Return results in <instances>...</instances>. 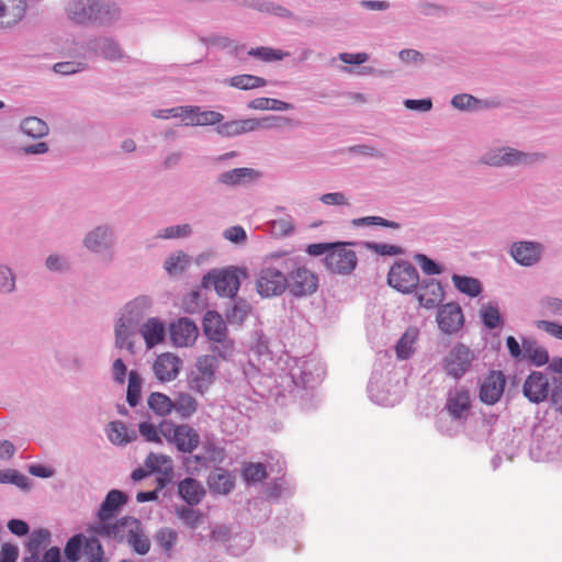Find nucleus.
Segmentation results:
<instances>
[{
	"instance_id": "obj_1",
	"label": "nucleus",
	"mask_w": 562,
	"mask_h": 562,
	"mask_svg": "<svg viewBox=\"0 0 562 562\" xmlns=\"http://www.w3.org/2000/svg\"><path fill=\"white\" fill-rule=\"evenodd\" d=\"M66 13L77 24L110 25L121 16V10L115 3L103 0H69Z\"/></svg>"
},
{
	"instance_id": "obj_2",
	"label": "nucleus",
	"mask_w": 562,
	"mask_h": 562,
	"mask_svg": "<svg viewBox=\"0 0 562 562\" xmlns=\"http://www.w3.org/2000/svg\"><path fill=\"white\" fill-rule=\"evenodd\" d=\"M325 374L322 361L315 357L296 359L290 369V376L295 385V396L301 398V406L310 409L308 402L313 397V390L321 383Z\"/></svg>"
},
{
	"instance_id": "obj_3",
	"label": "nucleus",
	"mask_w": 562,
	"mask_h": 562,
	"mask_svg": "<svg viewBox=\"0 0 562 562\" xmlns=\"http://www.w3.org/2000/svg\"><path fill=\"white\" fill-rule=\"evenodd\" d=\"M285 252L268 254L257 276L256 289L261 297H273L286 291Z\"/></svg>"
},
{
	"instance_id": "obj_4",
	"label": "nucleus",
	"mask_w": 562,
	"mask_h": 562,
	"mask_svg": "<svg viewBox=\"0 0 562 562\" xmlns=\"http://www.w3.org/2000/svg\"><path fill=\"white\" fill-rule=\"evenodd\" d=\"M286 291L294 297H306L318 289V277L310 270L303 257L285 252Z\"/></svg>"
},
{
	"instance_id": "obj_5",
	"label": "nucleus",
	"mask_w": 562,
	"mask_h": 562,
	"mask_svg": "<svg viewBox=\"0 0 562 562\" xmlns=\"http://www.w3.org/2000/svg\"><path fill=\"white\" fill-rule=\"evenodd\" d=\"M240 274L245 277V270L233 266L212 269L203 276L201 286L205 290L214 289L222 297L234 299L240 288Z\"/></svg>"
},
{
	"instance_id": "obj_6",
	"label": "nucleus",
	"mask_w": 562,
	"mask_h": 562,
	"mask_svg": "<svg viewBox=\"0 0 562 562\" xmlns=\"http://www.w3.org/2000/svg\"><path fill=\"white\" fill-rule=\"evenodd\" d=\"M115 244V232L110 224L97 225L82 238V245L89 252L101 256L106 261L113 260Z\"/></svg>"
},
{
	"instance_id": "obj_7",
	"label": "nucleus",
	"mask_w": 562,
	"mask_h": 562,
	"mask_svg": "<svg viewBox=\"0 0 562 562\" xmlns=\"http://www.w3.org/2000/svg\"><path fill=\"white\" fill-rule=\"evenodd\" d=\"M419 282V273L409 261H395L389 270L387 284L403 294L415 293Z\"/></svg>"
},
{
	"instance_id": "obj_8",
	"label": "nucleus",
	"mask_w": 562,
	"mask_h": 562,
	"mask_svg": "<svg viewBox=\"0 0 562 562\" xmlns=\"http://www.w3.org/2000/svg\"><path fill=\"white\" fill-rule=\"evenodd\" d=\"M474 358L473 351L464 344L459 342L442 359V370L447 375L459 380L470 370Z\"/></svg>"
},
{
	"instance_id": "obj_9",
	"label": "nucleus",
	"mask_w": 562,
	"mask_h": 562,
	"mask_svg": "<svg viewBox=\"0 0 562 562\" xmlns=\"http://www.w3.org/2000/svg\"><path fill=\"white\" fill-rule=\"evenodd\" d=\"M355 245V243H335L331 251L324 258L325 266L328 270L338 274H350L357 267L358 258L353 250L347 249L346 246Z\"/></svg>"
},
{
	"instance_id": "obj_10",
	"label": "nucleus",
	"mask_w": 562,
	"mask_h": 562,
	"mask_svg": "<svg viewBox=\"0 0 562 562\" xmlns=\"http://www.w3.org/2000/svg\"><path fill=\"white\" fill-rule=\"evenodd\" d=\"M544 246L535 240L514 241L509 248V255L521 267H533L542 259Z\"/></svg>"
},
{
	"instance_id": "obj_11",
	"label": "nucleus",
	"mask_w": 562,
	"mask_h": 562,
	"mask_svg": "<svg viewBox=\"0 0 562 562\" xmlns=\"http://www.w3.org/2000/svg\"><path fill=\"white\" fill-rule=\"evenodd\" d=\"M137 518L132 516H124L117 519L114 524L110 522H95L91 527V531L102 538L112 539L119 543H124L130 533V529L134 528Z\"/></svg>"
},
{
	"instance_id": "obj_12",
	"label": "nucleus",
	"mask_w": 562,
	"mask_h": 562,
	"mask_svg": "<svg viewBox=\"0 0 562 562\" xmlns=\"http://www.w3.org/2000/svg\"><path fill=\"white\" fill-rule=\"evenodd\" d=\"M260 177V172L248 167L233 168L220 172L214 184L218 188L234 189L240 186H247L256 181Z\"/></svg>"
},
{
	"instance_id": "obj_13",
	"label": "nucleus",
	"mask_w": 562,
	"mask_h": 562,
	"mask_svg": "<svg viewBox=\"0 0 562 562\" xmlns=\"http://www.w3.org/2000/svg\"><path fill=\"white\" fill-rule=\"evenodd\" d=\"M471 395L465 387L450 390L445 408L452 420L462 423L471 412Z\"/></svg>"
},
{
	"instance_id": "obj_14",
	"label": "nucleus",
	"mask_w": 562,
	"mask_h": 562,
	"mask_svg": "<svg viewBox=\"0 0 562 562\" xmlns=\"http://www.w3.org/2000/svg\"><path fill=\"white\" fill-rule=\"evenodd\" d=\"M153 299L148 295H138L127 302L121 311L119 321L138 328L143 319L150 312Z\"/></svg>"
},
{
	"instance_id": "obj_15",
	"label": "nucleus",
	"mask_w": 562,
	"mask_h": 562,
	"mask_svg": "<svg viewBox=\"0 0 562 562\" xmlns=\"http://www.w3.org/2000/svg\"><path fill=\"white\" fill-rule=\"evenodd\" d=\"M506 376L502 371L492 370L480 385L479 398L487 405L496 404L505 390Z\"/></svg>"
},
{
	"instance_id": "obj_16",
	"label": "nucleus",
	"mask_w": 562,
	"mask_h": 562,
	"mask_svg": "<svg viewBox=\"0 0 562 562\" xmlns=\"http://www.w3.org/2000/svg\"><path fill=\"white\" fill-rule=\"evenodd\" d=\"M436 319L438 327L445 334H454L459 331L464 324L462 308L457 302L438 306Z\"/></svg>"
},
{
	"instance_id": "obj_17",
	"label": "nucleus",
	"mask_w": 562,
	"mask_h": 562,
	"mask_svg": "<svg viewBox=\"0 0 562 562\" xmlns=\"http://www.w3.org/2000/svg\"><path fill=\"white\" fill-rule=\"evenodd\" d=\"M522 394L531 403L539 404L551 395L548 376L540 371H532L524 382Z\"/></svg>"
},
{
	"instance_id": "obj_18",
	"label": "nucleus",
	"mask_w": 562,
	"mask_h": 562,
	"mask_svg": "<svg viewBox=\"0 0 562 562\" xmlns=\"http://www.w3.org/2000/svg\"><path fill=\"white\" fill-rule=\"evenodd\" d=\"M504 150L505 168H531L547 159L540 151H524L512 146H505Z\"/></svg>"
},
{
	"instance_id": "obj_19",
	"label": "nucleus",
	"mask_w": 562,
	"mask_h": 562,
	"mask_svg": "<svg viewBox=\"0 0 562 562\" xmlns=\"http://www.w3.org/2000/svg\"><path fill=\"white\" fill-rule=\"evenodd\" d=\"M86 49L88 53L109 61H116L124 57L121 46L112 37L100 36L91 38L87 42Z\"/></svg>"
},
{
	"instance_id": "obj_20",
	"label": "nucleus",
	"mask_w": 562,
	"mask_h": 562,
	"mask_svg": "<svg viewBox=\"0 0 562 562\" xmlns=\"http://www.w3.org/2000/svg\"><path fill=\"white\" fill-rule=\"evenodd\" d=\"M198 336L196 324L188 317H181L170 325V339L177 347L193 345Z\"/></svg>"
},
{
	"instance_id": "obj_21",
	"label": "nucleus",
	"mask_w": 562,
	"mask_h": 562,
	"mask_svg": "<svg viewBox=\"0 0 562 562\" xmlns=\"http://www.w3.org/2000/svg\"><path fill=\"white\" fill-rule=\"evenodd\" d=\"M419 305L425 308H434L443 297V289L439 281L425 279L419 282L415 292Z\"/></svg>"
},
{
	"instance_id": "obj_22",
	"label": "nucleus",
	"mask_w": 562,
	"mask_h": 562,
	"mask_svg": "<svg viewBox=\"0 0 562 562\" xmlns=\"http://www.w3.org/2000/svg\"><path fill=\"white\" fill-rule=\"evenodd\" d=\"M181 360L179 357L166 352L157 357L153 370L156 378L161 382L175 380L180 371Z\"/></svg>"
},
{
	"instance_id": "obj_23",
	"label": "nucleus",
	"mask_w": 562,
	"mask_h": 562,
	"mask_svg": "<svg viewBox=\"0 0 562 562\" xmlns=\"http://www.w3.org/2000/svg\"><path fill=\"white\" fill-rule=\"evenodd\" d=\"M128 501L126 493L120 490H111L105 495L104 501L101 503L97 513L98 522H106L117 515L121 507Z\"/></svg>"
},
{
	"instance_id": "obj_24",
	"label": "nucleus",
	"mask_w": 562,
	"mask_h": 562,
	"mask_svg": "<svg viewBox=\"0 0 562 562\" xmlns=\"http://www.w3.org/2000/svg\"><path fill=\"white\" fill-rule=\"evenodd\" d=\"M138 334L145 340L147 349H151L165 340L166 326L157 317H150L138 327Z\"/></svg>"
},
{
	"instance_id": "obj_25",
	"label": "nucleus",
	"mask_w": 562,
	"mask_h": 562,
	"mask_svg": "<svg viewBox=\"0 0 562 562\" xmlns=\"http://www.w3.org/2000/svg\"><path fill=\"white\" fill-rule=\"evenodd\" d=\"M25 0H0V26H11L25 14Z\"/></svg>"
},
{
	"instance_id": "obj_26",
	"label": "nucleus",
	"mask_w": 562,
	"mask_h": 562,
	"mask_svg": "<svg viewBox=\"0 0 562 562\" xmlns=\"http://www.w3.org/2000/svg\"><path fill=\"white\" fill-rule=\"evenodd\" d=\"M226 323L218 312L207 311L203 316V333L210 341H218L227 335Z\"/></svg>"
},
{
	"instance_id": "obj_27",
	"label": "nucleus",
	"mask_w": 562,
	"mask_h": 562,
	"mask_svg": "<svg viewBox=\"0 0 562 562\" xmlns=\"http://www.w3.org/2000/svg\"><path fill=\"white\" fill-rule=\"evenodd\" d=\"M138 334V328L116 321L114 325V345L117 349H126L130 355L136 353L135 337Z\"/></svg>"
},
{
	"instance_id": "obj_28",
	"label": "nucleus",
	"mask_w": 562,
	"mask_h": 562,
	"mask_svg": "<svg viewBox=\"0 0 562 562\" xmlns=\"http://www.w3.org/2000/svg\"><path fill=\"white\" fill-rule=\"evenodd\" d=\"M178 494L189 506H195L205 496V488L196 479L186 477L178 484Z\"/></svg>"
},
{
	"instance_id": "obj_29",
	"label": "nucleus",
	"mask_w": 562,
	"mask_h": 562,
	"mask_svg": "<svg viewBox=\"0 0 562 562\" xmlns=\"http://www.w3.org/2000/svg\"><path fill=\"white\" fill-rule=\"evenodd\" d=\"M215 132L224 138L237 137L256 132L254 117L226 121L215 127Z\"/></svg>"
},
{
	"instance_id": "obj_30",
	"label": "nucleus",
	"mask_w": 562,
	"mask_h": 562,
	"mask_svg": "<svg viewBox=\"0 0 562 562\" xmlns=\"http://www.w3.org/2000/svg\"><path fill=\"white\" fill-rule=\"evenodd\" d=\"M250 311L251 306L248 301L236 295L234 299H229V302L226 304L225 319L231 325L240 326L248 317Z\"/></svg>"
},
{
	"instance_id": "obj_31",
	"label": "nucleus",
	"mask_w": 562,
	"mask_h": 562,
	"mask_svg": "<svg viewBox=\"0 0 562 562\" xmlns=\"http://www.w3.org/2000/svg\"><path fill=\"white\" fill-rule=\"evenodd\" d=\"M128 531L130 533L124 543L128 544L134 553L146 555L150 550L151 542L143 528L142 521L137 518L134 528Z\"/></svg>"
},
{
	"instance_id": "obj_32",
	"label": "nucleus",
	"mask_w": 562,
	"mask_h": 562,
	"mask_svg": "<svg viewBox=\"0 0 562 562\" xmlns=\"http://www.w3.org/2000/svg\"><path fill=\"white\" fill-rule=\"evenodd\" d=\"M109 440L119 447L126 446L137 439V432L128 429L125 423L121 420L110 422L105 428Z\"/></svg>"
},
{
	"instance_id": "obj_33",
	"label": "nucleus",
	"mask_w": 562,
	"mask_h": 562,
	"mask_svg": "<svg viewBox=\"0 0 562 562\" xmlns=\"http://www.w3.org/2000/svg\"><path fill=\"white\" fill-rule=\"evenodd\" d=\"M49 541L50 532L48 529L40 528L33 530L25 544V549L29 555H25L22 562H36L37 557H40L43 547L47 544Z\"/></svg>"
},
{
	"instance_id": "obj_34",
	"label": "nucleus",
	"mask_w": 562,
	"mask_h": 562,
	"mask_svg": "<svg viewBox=\"0 0 562 562\" xmlns=\"http://www.w3.org/2000/svg\"><path fill=\"white\" fill-rule=\"evenodd\" d=\"M207 483L212 492L226 495L235 487V476L228 470L217 468L209 475Z\"/></svg>"
},
{
	"instance_id": "obj_35",
	"label": "nucleus",
	"mask_w": 562,
	"mask_h": 562,
	"mask_svg": "<svg viewBox=\"0 0 562 562\" xmlns=\"http://www.w3.org/2000/svg\"><path fill=\"white\" fill-rule=\"evenodd\" d=\"M522 350L524 353L521 358L529 360L537 367L544 366L549 362V353L547 349L538 346L533 338H522Z\"/></svg>"
},
{
	"instance_id": "obj_36",
	"label": "nucleus",
	"mask_w": 562,
	"mask_h": 562,
	"mask_svg": "<svg viewBox=\"0 0 562 562\" xmlns=\"http://www.w3.org/2000/svg\"><path fill=\"white\" fill-rule=\"evenodd\" d=\"M20 131L32 137V138H43L48 135L49 127L48 124L36 116H29L22 120L20 123Z\"/></svg>"
},
{
	"instance_id": "obj_37",
	"label": "nucleus",
	"mask_w": 562,
	"mask_h": 562,
	"mask_svg": "<svg viewBox=\"0 0 562 562\" xmlns=\"http://www.w3.org/2000/svg\"><path fill=\"white\" fill-rule=\"evenodd\" d=\"M183 425L188 428L187 431H181V435L177 436L172 443L179 451L192 453L200 445V435L190 425Z\"/></svg>"
},
{
	"instance_id": "obj_38",
	"label": "nucleus",
	"mask_w": 562,
	"mask_h": 562,
	"mask_svg": "<svg viewBox=\"0 0 562 562\" xmlns=\"http://www.w3.org/2000/svg\"><path fill=\"white\" fill-rule=\"evenodd\" d=\"M173 411L184 420L191 418L199 407L198 401L192 395L184 392L179 393L173 400Z\"/></svg>"
},
{
	"instance_id": "obj_39",
	"label": "nucleus",
	"mask_w": 562,
	"mask_h": 562,
	"mask_svg": "<svg viewBox=\"0 0 562 562\" xmlns=\"http://www.w3.org/2000/svg\"><path fill=\"white\" fill-rule=\"evenodd\" d=\"M418 337V329L409 327L400 338L395 346L396 356L400 360H407L414 353V345Z\"/></svg>"
},
{
	"instance_id": "obj_40",
	"label": "nucleus",
	"mask_w": 562,
	"mask_h": 562,
	"mask_svg": "<svg viewBox=\"0 0 562 562\" xmlns=\"http://www.w3.org/2000/svg\"><path fill=\"white\" fill-rule=\"evenodd\" d=\"M148 407L158 416H168L175 408L173 400L161 392H153L147 398Z\"/></svg>"
},
{
	"instance_id": "obj_41",
	"label": "nucleus",
	"mask_w": 562,
	"mask_h": 562,
	"mask_svg": "<svg viewBox=\"0 0 562 562\" xmlns=\"http://www.w3.org/2000/svg\"><path fill=\"white\" fill-rule=\"evenodd\" d=\"M55 356L58 364L65 370L78 372L86 367L85 359L77 351L57 350Z\"/></svg>"
},
{
	"instance_id": "obj_42",
	"label": "nucleus",
	"mask_w": 562,
	"mask_h": 562,
	"mask_svg": "<svg viewBox=\"0 0 562 562\" xmlns=\"http://www.w3.org/2000/svg\"><path fill=\"white\" fill-rule=\"evenodd\" d=\"M451 280L458 291L470 297H476L482 292V284L476 278L454 273Z\"/></svg>"
},
{
	"instance_id": "obj_43",
	"label": "nucleus",
	"mask_w": 562,
	"mask_h": 562,
	"mask_svg": "<svg viewBox=\"0 0 562 562\" xmlns=\"http://www.w3.org/2000/svg\"><path fill=\"white\" fill-rule=\"evenodd\" d=\"M209 350L212 352L211 355H215L217 361H231L233 360L235 353V344L232 339L226 336L221 337L218 341H210Z\"/></svg>"
},
{
	"instance_id": "obj_44",
	"label": "nucleus",
	"mask_w": 562,
	"mask_h": 562,
	"mask_svg": "<svg viewBox=\"0 0 562 562\" xmlns=\"http://www.w3.org/2000/svg\"><path fill=\"white\" fill-rule=\"evenodd\" d=\"M480 316L483 325L488 329H496L503 326V319L496 303L488 302L480 310Z\"/></svg>"
},
{
	"instance_id": "obj_45",
	"label": "nucleus",
	"mask_w": 562,
	"mask_h": 562,
	"mask_svg": "<svg viewBox=\"0 0 562 562\" xmlns=\"http://www.w3.org/2000/svg\"><path fill=\"white\" fill-rule=\"evenodd\" d=\"M143 379L140 374L132 370L128 372V384L126 390V402L131 407H136L140 401Z\"/></svg>"
},
{
	"instance_id": "obj_46",
	"label": "nucleus",
	"mask_w": 562,
	"mask_h": 562,
	"mask_svg": "<svg viewBox=\"0 0 562 562\" xmlns=\"http://www.w3.org/2000/svg\"><path fill=\"white\" fill-rule=\"evenodd\" d=\"M155 541L162 549L165 555L170 557L178 541V532L175 529L162 527L156 531Z\"/></svg>"
},
{
	"instance_id": "obj_47",
	"label": "nucleus",
	"mask_w": 562,
	"mask_h": 562,
	"mask_svg": "<svg viewBox=\"0 0 562 562\" xmlns=\"http://www.w3.org/2000/svg\"><path fill=\"white\" fill-rule=\"evenodd\" d=\"M189 263V256L183 251H177L175 254L169 255L165 262L164 268L170 274H179L182 273Z\"/></svg>"
},
{
	"instance_id": "obj_48",
	"label": "nucleus",
	"mask_w": 562,
	"mask_h": 562,
	"mask_svg": "<svg viewBox=\"0 0 562 562\" xmlns=\"http://www.w3.org/2000/svg\"><path fill=\"white\" fill-rule=\"evenodd\" d=\"M266 83V79L254 75H237L229 79V86L240 90L265 87Z\"/></svg>"
},
{
	"instance_id": "obj_49",
	"label": "nucleus",
	"mask_w": 562,
	"mask_h": 562,
	"mask_svg": "<svg viewBox=\"0 0 562 562\" xmlns=\"http://www.w3.org/2000/svg\"><path fill=\"white\" fill-rule=\"evenodd\" d=\"M16 290V274L12 268L0 262V294H11Z\"/></svg>"
},
{
	"instance_id": "obj_50",
	"label": "nucleus",
	"mask_w": 562,
	"mask_h": 562,
	"mask_svg": "<svg viewBox=\"0 0 562 562\" xmlns=\"http://www.w3.org/2000/svg\"><path fill=\"white\" fill-rule=\"evenodd\" d=\"M0 483L13 484L23 491H27L31 487L29 477L18 470L12 469L0 470Z\"/></svg>"
},
{
	"instance_id": "obj_51",
	"label": "nucleus",
	"mask_w": 562,
	"mask_h": 562,
	"mask_svg": "<svg viewBox=\"0 0 562 562\" xmlns=\"http://www.w3.org/2000/svg\"><path fill=\"white\" fill-rule=\"evenodd\" d=\"M243 479L247 484H255L267 477V470L263 463H247L243 468Z\"/></svg>"
},
{
	"instance_id": "obj_52",
	"label": "nucleus",
	"mask_w": 562,
	"mask_h": 562,
	"mask_svg": "<svg viewBox=\"0 0 562 562\" xmlns=\"http://www.w3.org/2000/svg\"><path fill=\"white\" fill-rule=\"evenodd\" d=\"M176 514L179 519L183 521V524L191 528L195 529L202 522V513L199 509L192 508V506H180L176 509Z\"/></svg>"
},
{
	"instance_id": "obj_53",
	"label": "nucleus",
	"mask_w": 562,
	"mask_h": 562,
	"mask_svg": "<svg viewBox=\"0 0 562 562\" xmlns=\"http://www.w3.org/2000/svg\"><path fill=\"white\" fill-rule=\"evenodd\" d=\"M192 235L190 224L172 225L158 231L156 238L160 239H178L188 238Z\"/></svg>"
},
{
	"instance_id": "obj_54",
	"label": "nucleus",
	"mask_w": 562,
	"mask_h": 562,
	"mask_svg": "<svg viewBox=\"0 0 562 562\" xmlns=\"http://www.w3.org/2000/svg\"><path fill=\"white\" fill-rule=\"evenodd\" d=\"M351 225L353 227H364V226L376 225V226H382V227L392 228V229L401 228L400 223L383 218L381 216H363V217L353 218L351 221Z\"/></svg>"
},
{
	"instance_id": "obj_55",
	"label": "nucleus",
	"mask_w": 562,
	"mask_h": 562,
	"mask_svg": "<svg viewBox=\"0 0 562 562\" xmlns=\"http://www.w3.org/2000/svg\"><path fill=\"white\" fill-rule=\"evenodd\" d=\"M85 536L79 533L68 539L65 546V557L70 562H77L83 552Z\"/></svg>"
},
{
	"instance_id": "obj_56",
	"label": "nucleus",
	"mask_w": 562,
	"mask_h": 562,
	"mask_svg": "<svg viewBox=\"0 0 562 562\" xmlns=\"http://www.w3.org/2000/svg\"><path fill=\"white\" fill-rule=\"evenodd\" d=\"M218 370V361L215 355H204L196 360V371L205 375L207 379L215 380Z\"/></svg>"
},
{
	"instance_id": "obj_57",
	"label": "nucleus",
	"mask_w": 562,
	"mask_h": 562,
	"mask_svg": "<svg viewBox=\"0 0 562 562\" xmlns=\"http://www.w3.org/2000/svg\"><path fill=\"white\" fill-rule=\"evenodd\" d=\"M255 130H273L280 128L285 124H290L292 121L289 117L280 115H268L263 117H254Z\"/></svg>"
},
{
	"instance_id": "obj_58",
	"label": "nucleus",
	"mask_w": 562,
	"mask_h": 562,
	"mask_svg": "<svg viewBox=\"0 0 562 562\" xmlns=\"http://www.w3.org/2000/svg\"><path fill=\"white\" fill-rule=\"evenodd\" d=\"M505 146L502 147H495L486 153H484L481 158L480 162L485 166L494 167V168H505V155L504 150Z\"/></svg>"
},
{
	"instance_id": "obj_59",
	"label": "nucleus",
	"mask_w": 562,
	"mask_h": 562,
	"mask_svg": "<svg viewBox=\"0 0 562 562\" xmlns=\"http://www.w3.org/2000/svg\"><path fill=\"white\" fill-rule=\"evenodd\" d=\"M224 120V115L217 111H203L199 106V111L195 113L194 126H206V125H220Z\"/></svg>"
},
{
	"instance_id": "obj_60",
	"label": "nucleus",
	"mask_w": 562,
	"mask_h": 562,
	"mask_svg": "<svg viewBox=\"0 0 562 562\" xmlns=\"http://www.w3.org/2000/svg\"><path fill=\"white\" fill-rule=\"evenodd\" d=\"M414 260L427 276H438L443 272L442 266L425 254H416Z\"/></svg>"
},
{
	"instance_id": "obj_61",
	"label": "nucleus",
	"mask_w": 562,
	"mask_h": 562,
	"mask_svg": "<svg viewBox=\"0 0 562 562\" xmlns=\"http://www.w3.org/2000/svg\"><path fill=\"white\" fill-rule=\"evenodd\" d=\"M214 383V380L207 379L205 375H202L199 371H192L188 376V386L190 390L204 394L210 386Z\"/></svg>"
},
{
	"instance_id": "obj_62",
	"label": "nucleus",
	"mask_w": 562,
	"mask_h": 562,
	"mask_svg": "<svg viewBox=\"0 0 562 562\" xmlns=\"http://www.w3.org/2000/svg\"><path fill=\"white\" fill-rule=\"evenodd\" d=\"M248 55L257 57L265 61H273V60H282L289 54L281 49H274V48H270V47H257V48H251L248 52Z\"/></svg>"
},
{
	"instance_id": "obj_63",
	"label": "nucleus",
	"mask_w": 562,
	"mask_h": 562,
	"mask_svg": "<svg viewBox=\"0 0 562 562\" xmlns=\"http://www.w3.org/2000/svg\"><path fill=\"white\" fill-rule=\"evenodd\" d=\"M187 429L183 424L177 425L168 419H164L158 426L160 437L164 436L170 443L173 442L177 436L181 435V431H187Z\"/></svg>"
},
{
	"instance_id": "obj_64",
	"label": "nucleus",
	"mask_w": 562,
	"mask_h": 562,
	"mask_svg": "<svg viewBox=\"0 0 562 562\" xmlns=\"http://www.w3.org/2000/svg\"><path fill=\"white\" fill-rule=\"evenodd\" d=\"M271 233L276 237H285L292 234L294 231V224L292 217L288 215L284 218L273 220L270 222Z\"/></svg>"
}]
</instances>
